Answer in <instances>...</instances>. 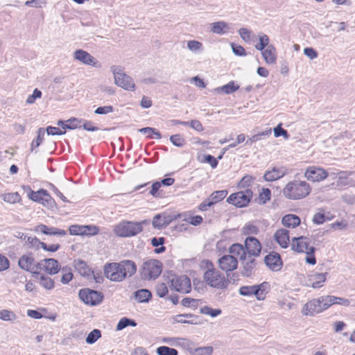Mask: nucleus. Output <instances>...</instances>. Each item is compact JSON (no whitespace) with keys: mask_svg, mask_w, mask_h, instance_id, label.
<instances>
[{"mask_svg":"<svg viewBox=\"0 0 355 355\" xmlns=\"http://www.w3.org/2000/svg\"><path fill=\"white\" fill-rule=\"evenodd\" d=\"M136 271L137 266L131 260H123L118 263H107L103 266L105 277L115 282H121L127 277H132Z\"/></svg>","mask_w":355,"mask_h":355,"instance_id":"1","label":"nucleus"},{"mask_svg":"<svg viewBox=\"0 0 355 355\" xmlns=\"http://www.w3.org/2000/svg\"><path fill=\"white\" fill-rule=\"evenodd\" d=\"M311 191V187L308 182L304 180H294L286 184L282 193L287 199L297 200L308 196Z\"/></svg>","mask_w":355,"mask_h":355,"instance_id":"2","label":"nucleus"},{"mask_svg":"<svg viewBox=\"0 0 355 355\" xmlns=\"http://www.w3.org/2000/svg\"><path fill=\"white\" fill-rule=\"evenodd\" d=\"M207 268L203 275L204 281L207 285L220 289L227 287L230 281L218 270L214 268L211 262L207 263Z\"/></svg>","mask_w":355,"mask_h":355,"instance_id":"3","label":"nucleus"},{"mask_svg":"<svg viewBox=\"0 0 355 355\" xmlns=\"http://www.w3.org/2000/svg\"><path fill=\"white\" fill-rule=\"evenodd\" d=\"M146 223V220L141 222L123 220L114 227V232L116 235L121 237L134 236L143 231V225Z\"/></svg>","mask_w":355,"mask_h":355,"instance_id":"4","label":"nucleus"},{"mask_svg":"<svg viewBox=\"0 0 355 355\" xmlns=\"http://www.w3.org/2000/svg\"><path fill=\"white\" fill-rule=\"evenodd\" d=\"M292 249L297 252H304L306 254V261L311 265L316 263V259L314 255L315 248L309 245V239L305 236L294 238L292 240Z\"/></svg>","mask_w":355,"mask_h":355,"instance_id":"5","label":"nucleus"},{"mask_svg":"<svg viewBox=\"0 0 355 355\" xmlns=\"http://www.w3.org/2000/svg\"><path fill=\"white\" fill-rule=\"evenodd\" d=\"M329 308L327 297L322 296L318 298H314L307 302L303 306L302 313L305 315H314L322 313Z\"/></svg>","mask_w":355,"mask_h":355,"instance_id":"6","label":"nucleus"},{"mask_svg":"<svg viewBox=\"0 0 355 355\" xmlns=\"http://www.w3.org/2000/svg\"><path fill=\"white\" fill-rule=\"evenodd\" d=\"M162 270V263L157 259H149L143 263L141 275L144 279H156Z\"/></svg>","mask_w":355,"mask_h":355,"instance_id":"7","label":"nucleus"},{"mask_svg":"<svg viewBox=\"0 0 355 355\" xmlns=\"http://www.w3.org/2000/svg\"><path fill=\"white\" fill-rule=\"evenodd\" d=\"M111 69L114 74V83L117 86L128 91H134L135 89V84L133 79L125 74L120 67L112 66Z\"/></svg>","mask_w":355,"mask_h":355,"instance_id":"8","label":"nucleus"},{"mask_svg":"<svg viewBox=\"0 0 355 355\" xmlns=\"http://www.w3.org/2000/svg\"><path fill=\"white\" fill-rule=\"evenodd\" d=\"M268 287L269 284L266 282L258 285L243 286L239 288V293L243 296L255 295L258 300H263L266 297Z\"/></svg>","mask_w":355,"mask_h":355,"instance_id":"9","label":"nucleus"},{"mask_svg":"<svg viewBox=\"0 0 355 355\" xmlns=\"http://www.w3.org/2000/svg\"><path fill=\"white\" fill-rule=\"evenodd\" d=\"M253 193L250 189H246L231 194L227 199V202L237 207H246L252 199Z\"/></svg>","mask_w":355,"mask_h":355,"instance_id":"10","label":"nucleus"},{"mask_svg":"<svg viewBox=\"0 0 355 355\" xmlns=\"http://www.w3.org/2000/svg\"><path fill=\"white\" fill-rule=\"evenodd\" d=\"M78 295L80 299L85 304L91 306H95L100 304L103 297L101 292L89 288L80 289L79 291Z\"/></svg>","mask_w":355,"mask_h":355,"instance_id":"11","label":"nucleus"},{"mask_svg":"<svg viewBox=\"0 0 355 355\" xmlns=\"http://www.w3.org/2000/svg\"><path fill=\"white\" fill-rule=\"evenodd\" d=\"M327 176L328 172L325 169L316 166H309L304 173V177L306 180L313 182H320Z\"/></svg>","mask_w":355,"mask_h":355,"instance_id":"12","label":"nucleus"},{"mask_svg":"<svg viewBox=\"0 0 355 355\" xmlns=\"http://www.w3.org/2000/svg\"><path fill=\"white\" fill-rule=\"evenodd\" d=\"M171 283V286L180 293H188L191 288L190 279L186 275L174 276Z\"/></svg>","mask_w":355,"mask_h":355,"instance_id":"13","label":"nucleus"},{"mask_svg":"<svg viewBox=\"0 0 355 355\" xmlns=\"http://www.w3.org/2000/svg\"><path fill=\"white\" fill-rule=\"evenodd\" d=\"M28 196L33 201L39 202L44 206L49 205L53 202V199L47 191L43 189H40L37 191H31Z\"/></svg>","mask_w":355,"mask_h":355,"instance_id":"14","label":"nucleus"},{"mask_svg":"<svg viewBox=\"0 0 355 355\" xmlns=\"http://www.w3.org/2000/svg\"><path fill=\"white\" fill-rule=\"evenodd\" d=\"M218 263L220 268L227 272L235 270L238 266L237 259L231 254L222 256L218 259Z\"/></svg>","mask_w":355,"mask_h":355,"instance_id":"15","label":"nucleus"},{"mask_svg":"<svg viewBox=\"0 0 355 355\" xmlns=\"http://www.w3.org/2000/svg\"><path fill=\"white\" fill-rule=\"evenodd\" d=\"M288 173L285 166L273 167L271 170L266 171L263 179L267 182H272L281 179Z\"/></svg>","mask_w":355,"mask_h":355,"instance_id":"16","label":"nucleus"},{"mask_svg":"<svg viewBox=\"0 0 355 355\" xmlns=\"http://www.w3.org/2000/svg\"><path fill=\"white\" fill-rule=\"evenodd\" d=\"M245 250L250 256L257 257L260 254L261 245L259 240L254 237L249 236L245 241Z\"/></svg>","mask_w":355,"mask_h":355,"instance_id":"17","label":"nucleus"},{"mask_svg":"<svg viewBox=\"0 0 355 355\" xmlns=\"http://www.w3.org/2000/svg\"><path fill=\"white\" fill-rule=\"evenodd\" d=\"M327 272H313L309 275L306 286L313 288H320L323 286V284L327 279Z\"/></svg>","mask_w":355,"mask_h":355,"instance_id":"18","label":"nucleus"},{"mask_svg":"<svg viewBox=\"0 0 355 355\" xmlns=\"http://www.w3.org/2000/svg\"><path fill=\"white\" fill-rule=\"evenodd\" d=\"M264 261L266 266L273 271L279 270L282 266L280 255L275 252H272L266 255Z\"/></svg>","mask_w":355,"mask_h":355,"instance_id":"19","label":"nucleus"},{"mask_svg":"<svg viewBox=\"0 0 355 355\" xmlns=\"http://www.w3.org/2000/svg\"><path fill=\"white\" fill-rule=\"evenodd\" d=\"M35 232H40L45 235L64 236L67 234V232L54 227H49L44 224H40L35 227Z\"/></svg>","mask_w":355,"mask_h":355,"instance_id":"20","label":"nucleus"},{"mask_svg":"<svg viewBox=\"0 0 355 355\" xmlns=\"http://www.w3.org/2000/svg\"><path fill=\"white\" fill-rule=\"evenodd\" d=\"M73 58L75 60H77L85 64L91 65L93 67H96L98 62L96 59L91 55L88 52L78 49L74 51Z\"/></svg>","mask_w":355,"mask_h":355,"instance_id":"21","label":"nucleus"},{"mask_svg":"<svg viewBox=\"0 0 355 355\" xmlns=\"http://www.w3.org/2000/svg\"><path fill=\"white\" fill-rule=\"evenodd\" d=\"M35 259L32 253L23 254L18 261L20 268L28 272H32L34 269Z\"/></svg>","mask_w":355,"mask_h":355,"instance_id":"22","label":"nucleus"},{"mask_svg":"<svg viewBox=\"0 0 355 355\" xmlns=\"http://www.w3.org/2000/svg\"><path fill=\"white\" fill-rule=\"evenodd\" d=\"M33 277L37 281L41 286L47 290H52L55 286L53 279L40 272H33Z\"/></svg>","mask_w":355,"mask_h":355,"instance_id":"23","label":"nucleus"},{"mask_svg":"<svg viewBox=\"0 0 355 355\" xmlns=\"http://www.w3.org/2000/svg\"><path fill=\"white\" fill-rule=\"evenodd\" d=\"M44 270L50 275H53L58 273L62 269L58 261L55 259H44Z\"/></svg>","mask_w":355,"mask_h":355,"instance_id":"24","label":"nucleus"},{"mask_svg":"<svg viewBox=\"0 0 355 355\" xmlns=\"http://www.w3.org/2000/svg\"><path fill=\"white\" fill-rule=\"evenodd\" d=\"M243 261L242 275L247 277H250L255 271L257 261L255 259L252 258L250 256L245 258Z\"/></svg>","mask_w":355,"mask_h":355,"instance_id":"25","label":"nucleus"},{"mask_svg":"<svg viewBox=\"0 0 355 355\" xmlns=\"http://www.w3.org/2000/svg\"><path fill=\"white\" fill-rule=\"evenodd\" d=\"M274 237L275 241L279 243V245L282 248H286L288 246L290 239L289 232L287 230H277L275 233Z\"/></svg>","mask_w":355,"mask_h":355,"instance_id":"26","label":"nucleus"},{"mask_svg":"<svg viewBox=\"0 0 355 355\" xmlns=\"http://www.w3.org/2000/svg\"><path fill=\"white\" fill-rule=\"evenodd\" d=\"M211 31L217 35H225L228 33L230 27L228 23L224 21L213 22L210 24Z\"/></svg>","mask_w":355,"mask_h":355,"instance_id":"27","label":"nucleus"},{"mask_svg":"<svg viewBox=\"0 0 355 355\" xmlns=\"http://www.w3.org/2000/svg\"><path fill=\"white\" fill-rule=\"evenodd\" d=\"M171 221V216L159 214L153 217L152 224L156 229H162L168 225Z\"/></svg>","mask_w":355,"mask_h":355,"instance_id":"28","label":"nucleus"},{"mask_svg":"<svg viewBox=\"0 0 355 355\" xmlns=\"http://www.w3.org/2000/svg\"><path fill=\"white\" fill-rule=\"evenodd\" d=\"M262 56L267 64H275L277 61L276 49L273 45H270L268 48L261 51Z\"/></svg>","mask_w":355,"mask_h":355,"instance_id":"29","label":"nucleus"},{"mask_svg":"<svg viewBox=\"0 0 355 355\" xmlns=\"http://www.w3.org/2000/svg\"><path fill=\"white\" fill-rule=\"evenodd\" d=\"M282 223L286 227L295 228L300 224V218L295 214H287L282 218Z\"/></svg>","mask_w":355,"mask_h":355,"instance_id":"30","label":"nucleus"},{"mask_svg":"<svg viewBox=\"0 0 355 355\" xmlns=\"http://www.w3.org/2000/svg\"><path fill=\"white\" fill-rule=\"evenodd\" d=\"M229 252L231 255L237 256L241 260L245 259L246 250L245 247L240 243H234L232 245L229 249Z\"/></svg>","mask_w":355,"mask_h":355,"instance_id":"31","label":"nucleus"},{"mask_svg":"<svg viewBox=\"0 0 355 355\" xmlns=\"http://www.w3.org/2000/svg\"><path fill=\"white\" fill-rule=\"evenodd\" d=\"M135 300L139 303L148 302L152 297V294L148 289H139L134 293Z\"/></svg>","mask_w":355,"mask_h":355,"instance_id":"32","label":"nucleus"},{"mask_svg":"<svg viewBox=\"0 0 355 355\" xmlns=\"http://www.w3.org/2000/svg\"><path fill=\"white\" fill-rule=\"evenodd\" d=\"M239 89V86L236 85L234 81H230L227 84L215 89L217 93H224L225 94H232Z\"/></svg>","mask_w":355,"mask_h":355,"instance_id":"33","label":"nucleus"},{"mask_svg":"<svg viewBox=\"0 0 355 355\" xmlns=\"http://www.w3.org/2000/svg\"><path fill=\"white\" fill-rule=\"evenodd\" d=\"M197 316L192 314H181L177 315L176 321L183 324H196Z\"/></svg>","mask_w":355,"mask_h":355,"instance_id":"34","label":"nucleus"},{"mask_svg":"<svg viewBox=\"0 0 355 355\" xmlns=\"http://www.w3.org/2000/svg\"><path fill=\"white\" fill-rule=\"evenodd\" d=\"M227 195V191L226 190H220L213 192L208 198L213 202V205H215L223 200Z\"/></svg>","mask_w":355,"mask_h":355,"instance_id":"35","label":"nucleus"},{"mask_svg":"<svg viewBox=\"0 0 355 355\" xmlns=\"http://www.w3.org/2000/svg\"><path fill=\"white\" fill-rule=\"evenodd\" d=\"M75 267L83 276H87L91 272V269L87 266V263L83 260L75 261Z\"/></svg>","mask_w":355,"mask_h":355,"instance_id":"36","label":"nucleus"},{"mask_svg":"<svg viewBox=\"0 0 355 355\" xmlns=\"http://www.w3.org/2000/svg\"><path fill=\"white\" fill-rule=\"evenodd\" d=\"M329 307L333 304H340L347 306L349 305V301L347 299L336 297L334 295H327Z\"/></svg>","mask_w":355,"mask_h":355,"instance_id":"37","label":"nucleus"},{"mask_svg":"<svg viewBox=\"0 0 355 355\" xmlns=\"http://www.w3.org/2000/svg\"><path fill=\"white\" fill-rule=\"evenodd\" d=\"M270 190L268 188H263L262 189L261 192L259 193L258 198L256 199V202L259 205H264L270 200Z\"/></svg>","mask_w":355,"mask_h":355,"instance_id":"38","label":"nucleus"},{"mask_svg":"<svg viewBox=\"0 0 355 355\" xmlns=\"http://www.w3.org/2000/svg\"><path fill=\"white\" fill-rule=\"evenodd\" d=\"M259 43L255 45V48L258 51H263V49L268 48L270 44V38L266 34H261L259 35Z\"/></svg>","mask_w":355,"mask_h":355,"instance_id":"39","label":"nucleus"},{"mask_svg":"<svg viewBox=\"0 0 355 355\" xmlns=\"http://www.w3.org/2000/svg\"><path fill=\"white\" fill-rule=\"evenodd\" d=\"M200 313L204 315H210L215 318L221 314L222 311L220 309H212L208 306H204L200 309Z\"/></svg>","mask_w":355,"mask_h":355,"instance_id":"40","label":"nucleus"},{"mask_svg":"<svg viewBox=\"0 0 355 355\" xmlns=\"http://www.w3.org/2000/svg\"><path fill=\"white\" fill-rule=\"evenodd\" d=\"M60 271L62 273V275L60 281H61V282L63 284H67L70 281H71V279H73V273L71 272V268H69L68 266H65V267L62 268Z\"/></svg>","mask_w":355,"mask_h":355,"instance_id":"41","label":"nucleus"},{"mask_svg":"<svg viewBox=\"0 0 355 355\" xmlns=\"http://www.w3.org/2000/svg\"><path fill=\"white\" fill-rule=\"evenodd\" d=\"M214 349L211 346L206 347H200L194 349L193 351L190 350V354L191 355H211L213 353Z\"/></svg>","mask_w":355,"mask_h":355,"instance_id":"42","label":"nucleus"},{"mask_svg":"<svg viewBox=\"0 0 355 355\" xmlns=\"http://www.w3.org/2000/svg\"><path fill=\"white\" fill-rule=\"evenodd\" d=\"M37 138L31 143V150L33 151L35 148L40 146L44 140L45 130L43 128H40L37 131Z\"/></svg>","mask_w":355,"mask_h":355,"instance_id":"43","label":"nucleus"},{"mask_svg":"<svg viewBox=\"0 0 355 355\" xmlns=\"http://www.w3.org/2000/svg\"><path fill=\"white\" fill-rule=\"evenodd\" d=\"M83 119H77L75 117L67 120L65 128L69 130H73L82 128V123Z\"/></svg>","mask_w":355,"mask_h":355,"instance_id":"44","label":"nucleus"},{"mask_svg":"<svg viewBox=\"0 0 355 355\" xmlns=\"http://www.w3.org/2000/svg\"><path fill=\"white\" fill-rule=\"evenodd\" d=\"M255 178L250 175H246L242 178L238 184L239 189H248V187L254 182Z\"/></svg>","mask_w":355,"mask_h":355,"instance_id":"45","label":"nucleus"},{"mask_svg":"<svg viewBox=\"0 0 355 355\" xmlns=\"http://www.w3.org/2000/svg\"><path fill=\"white\" fill-rule=\"evenodd\" d=\"M17 318L16 314L10 310L2 309L0 311V319L3 321H14Z\"/></svg>","mask_w":355,"mask_h":355,"instance_id":"46","label":"nucleus"},{"mask_svg":"<svg viewBox=\"0 0 355 355\" xmlns=\"http://www.w3.org/2000/svg\"><path fill=\"white\" fill-rule=\"evenodd\" d=\"M2 198L6 202L15 204L20 200L21 197L17 192H15L5 193L2 196Z\"/></svg>","mask_w":355,"mask_h":355,"instance_id":"47","label":"nucleus"},{"mask_svg":"<svg viewBox=\"0 0 355 355\" xmlns=\"http://www.w3.org/2000/svg\"><path fill=\"white\" fill-rule=\"evenodd\" d=\"M101 337V332L99 329H95L92 330L86 338V343L92 345L96 342V340Z\"/></svg>","mask_w":355,"mask_h":355,"instance_id":"48","label":"nucleus"},{"mask_svg":"<svg viewBox=\"0 0 355 355\" xmlns=\"http://www.w3.org/2000/svg\"><path fill=\"white\" fill-rule=\"evenodd\" d=\"M270 133H271V130H265V131H263L258 134L254 135L253 136H252L247 140L245 144H252V143H254L257 141L263 139L266 136H268L269 135H270Z\"/></svg>","mask_w":355,"mask_h":355,"instance_id":"49","label":"nucleus"},{"mask_svg":"<svg viewBox=\"0 0 355 355\" xmlns=\"http://www.w3.org/2000/svg\"><path fill=\"white\" fill-rule=\"evenodd\" d=\"M156 352L158 355H178L177 349L166 346L157 347Z\"/></svg>","mask_w":355,"mask_h":355,"instance_id":"50","label":"nucleus"},{"mask_svg":"<svg viewBox=\"0 0 355 355\" xmlns=\"http://www.w3.org/2000/svg\"><path fill=\"white\" fill-rule=\"evenodd\" d=\"M42 242L36 236H27L24 245L28 248H38L40 247Z\"/></svg>","mask_w":355,"mask_h":355,"instance_id":"51","label":"nucleus"},{"mask_svg":"<svg viewBox=\"0 0 355 355\" xmlns=\"http://www.w3.org/2000/svg\"><path fill=\"white\" fill-rule=\"evenodd\" d=\"M86 229L87 227L85 225H72L69 227V230L71 235H85Z\"/></svg>","mask_w":355,"mask_h":355,"instance_id":"52","label":"nucleus"},{"mask_svg":"<svg viewBox=\"0 0 355 355\" xmlns=\"http://www.w3.org/2000/svg\"><path fill=\"white\" fill-rule=\"evenodd\" d=\"M171 142L177 147H182L186 144L184 137L180 134L171 135L170 137Z\"/></svg>","mask_w":355,"mask_h":355,"instance_id":"53","label":"nucleus"},{"mask_svg":"<svg viewBox=\"0 0 355 355\" xmlns=\"http://www.w3.org/2000/svg\"><path fill=\"white\" fill-rule=\"evenodd\" d=\"M187 47L190 51L197 52L202 49V44L196 40H190L187 43Z\"/></svg>","mask_w":355,"mask_h":355,"instance_id":"54","label":"nucleus"},{"mask_svg":"<svg viewBox=\"0 0 355 355\" xmlns=\"http://www.w3.org/2000/svg\"><path fill=\"white\" fill-rule=\"evenodd\" d=\"M168 293V287L164 283L158 284L156 286V293L160 297H164Z\"/></svg>","mask_w":355,"mask_h":355,"instance_id":"55","label":"nucleus"},{"mask_svg":"<svg viewBox=\"0 0 355 355\" xmlns=\"http://www.w3.org/2000/svg\"><path fill=\"white\" fill-rule=\"evenodd\" d=\"M201 162L209 164L212 168H216L218 164V159L211 155H205Z\"/></svg>","mask_w":355,"mask_h":355,"instance_id":"56","label":"nucleus"},{"mask_svg":"<svg viewBox=\"0 0 355 355\" xmlns=\"http://www.w3.org/2000/svg\"><path fill=\"white\" fill-rule=\"evenodd\" d=\"M42 97V92L38 89H35L33 94L29 95L26 98V103L33 104L35 103V100L37 98H40Z\"/></svg>","mask_w":355,"mask_h":355,"instance_id":"57","label":"nucleus"},{"mask_svg":"<svg viewBox=\"0 0 355 355\" xmlns=\"http://www.w3.org/2000/svg\"><path fill=\"white\" fill-rule=\"evenodd\" d=\"M239 33L240 37L245 42H248L251 40L252 32L250 30L245 28H241L239 30Z\"/></svg>","mask_w":355,"mask_h":355,"instance_id":"58","label":"nucleus"},{"mask_svg":"<svg viewBox=\"0 0 355 355\" xmlns=\"http://www.w3.org/2000/svg\"><path fill=\"white\" fill-rule=\"evenodd\" d=\"M48 135H62L66 133L65 130H62L57 127L48 126L46 129Z\"/></svg>","mask_w":355,"mask_h":355,"instance_id":"59","label":"nucleus"},{"mask_svg":"<svg viewBox=\"0 0 355 355\" xmlns=\"http://www.w3.org/2000/svg\"><path fill=\"white\" fill-rule=\"evenodd\" d=\"M243 232L244 234H257L259 229L254 225L248 224L244 226Z\"/></svg>","mask_w":355,"mask_h":355,"instance_id":"60","label":"nucleus"},{"mask_svg":"<svg viewBox=\"0 0 355 355\" xmlns=\"http://www.w3.org/2000/svg\"><path fill=\"white\" fill-rule=\"evenodd\" d=\"M326 220H327V217L323 212L316 213L313 218V222L318 225L322 224Z\"/></svg>","mask_w":355,"mask_h":355,"instance_id":"61","label":"nucleus"},{"mask_svg":"<svg viewBox=\"0 0 355 355\" xmlns=\"http://www.w3.org/2000/svg\"><path fill=\"white\" fill-rule=\"evenodd\" d=\"M45 4V0H29L25 2L26 6L33 8H42Z\"/></svg>","mask_w":355,"mask_h":355,"instance_id":"62","label":"nucleus"},{"mask_svg":"<svg viewBox=\"0 0 355 355\" xmlns=\"http://www.w3.org/2000/svg\"><path fill=\"white\" fill-rule=\"evenodd\" d=\"M114 108L111 105H107L103 107H98L94 111V113L96 114H106L108 113L112 112Z\"/></svg>","mask_w":355,"mask_h":355,"instance_id":"63","label":"nucleus"},{"mask_svg":"<svg viewBox=\"0 0 355 355\" xmlns=\"http://www.w3.org/2000/svg\"><path fill=\"white\" fill-rule=\"evenodd\" d=\"M231 46L232 51L235 55L239 56H244L246 55L245 50L243 46L234 44H232Z\"/></svg>","mask_w":355,"mask_h":355,"instance_id":"64","label":"nucleus"}]
</instances>
